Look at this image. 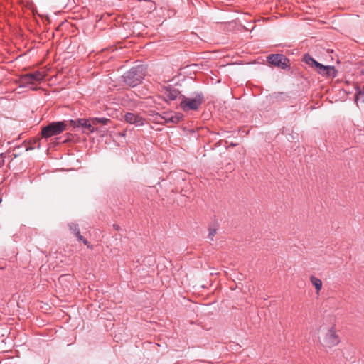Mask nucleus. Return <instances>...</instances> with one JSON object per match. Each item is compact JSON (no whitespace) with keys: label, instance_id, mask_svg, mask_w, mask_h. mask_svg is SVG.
I'll use <instances>...</instances> for the list:
<instances>
[{"label":"nucleus","instance_id":"13","mask_svg":"<svg viewBox=\"0 0 364 364\" xmlns=\"http://www.w3.org/2000/svg\"><path fill=\"white\" fill-rule=\"evenodd\" d=\"M310 281L311 284L314 286L316 291L318 292L322 287V281L314 276H311Z\"/></svg>","mask_w":364,"mask_h":364},{"label":"nucleus","instance_id":"6","mask_svg":"<svg viewBox=\"0 0 364 364\" xmlns=\"http://www.w3.org/2000/svg\"><path fill=\"white\" fill-rule=\"evenodd\" d=\"M269 64L274 65L279 68L284 69L289 66V60L283 55L272 54L267 57Z\"/></svg>","mask_w":364,"mask_h":364},{"label":"nucleus","instance_id":"19","mask_svg":"<svg viewBox=\"0 0 364 364\" xmlns=\"http://www.w3.org/2000/svg\"><path fill=\"white\" fill-rule=\"evenodd\" d=\"M77 240L82 242L83 244L87 245L88 248H92V245H90V243L87 241V240L85 239L82 235V240Z\"/></svg>","mask_w":364,"mask_h":364},{"label":"nucleus","instance_id":"10","mask_svg":"<svg viewBox=\"0 0 364 364\" xmlns=\"http://www.w3.org/2000/svg\"><path fill=\"white\" fill-rule=\"evenodd\" d=\"M160 119H163L165 123L173 122L177 123L182 118V115L181 114H173L165 112L162 115H159Z\"/></svg>","mask_w":364,"mask_h":364},{"label":"nucleus","instance_id":"4","mask_svg":"<svg viewBox=\"0 0 364 364\" xmlns=\"http://www.w3.org/2000/svg\"><path fill=\"white\" fill-rule=\"evenodd\" d=\"M340 343L339 336L336 334L333 327L329 328L323 338V346L331 348Z\"/></svg>","mask_w":364,"mask_h":364},{"label":"nucleus","instance_id":"11","mask_svg":"<svg viewBox=\"0 0 364 364\" xmlns=\"http://www.w3.org/2000/svg\"><path fill=\"white\" fill-rule=\"evenodd\" d=\"M68 227L70 230L77 237V240H82V235L80 233L78 224L71 223L68 224Z\"/></svg>","mask_w":364,"mask_h":364},{"label":"nucleus","instance_id":"8","mask_svg":"<svg viewBox=\"0 0 364 364\" xmlns=\"http://www.w3.org/2000/svg\"><path fill=\"white\" fill-rule=\"evenodd\" d=\"M124 119L127 122L136 126L144 125V119L138 114L127 112L124 115Z\"/></svg>","mask_w":364,"mask_h":364},{"label":"nucleus","instance_id":"3","mask_svg":"<svg viewBox=\"0 0 364 364\" xmlns=\"http://www.w3.org/2000/svg\"><path fill=\"white\" fill-rule=\"evenodd\" d=\"M203 98L200 95H198L194 98L184 97L180 103V106L184 112L197 110L203 103Z\"/></svg>","mask_w":364,"mask_h":364},{"label":"nucleus","instance_id":"1","mask_svg":"<svg viewBox=\"0 0 364 364\" xmlns=\"http://www.w3.org/2000/svg\"><path fill=\"white\" fill-rule=\"evenodd\" d=\"M144 76V68L142 65L133 68L124 76V82L131 87L139 84Z\"/></svg>","mask_w":364,"mask_h":364},{"label":"nucleus","instance_id":"7","mask_svg":"<svg viewBox=\"0 0 364 364\" xmlns=\"http://www.w3.org/2000/svg\"><path fill=\"white\" fill-rule=\"evenodd\" d=\"M71 123L75 127H82L85 129L84 132H87V134L92 133L95 131L92 119H78L71 121Z\"/></svg>","mask_w":364,"mask_h":364},{"label":"nucleus","instance_id":"16","mask_svg":"<svg viewBox=\"0 0 364 364\" xmlns=\"http://www.w3.org/2000/svg\"><path fill=\"white\" fill-rule=\"evenodd\" d=\"M92 123L93 126L97 124H107L108 122H109V119L107 118H93Z\"/></svg>","mask_w":364,"mask_h":364},{"label":"nucleus","instance_id":"12","mask_svg":"<svg viewBox=\"0 0 364 364\" xmlns=\"http://www.w3.org/2000/svg\"><path fill=\"white\" fill-rule=\"evenodd\" d=\"M29 150L28 148H21V147H18L16 149H14L11 152H9V155H8V157L9 158H16V157H18L21 155L22 154V151H24V152H26Z\"/></svg>","mask_w":364,"mask_h":364},{"label":"nucleus","instance_id":"15","mask_svg":"<svg viewBox=\"0 0 364 364\" xmlns=\"http://www.w3.org/2000/svg\"><path fill=\"white\" fill-rule=\"evenodd\" d=\"M304 60L311 67L316 68V64H318V62L316 61L312 57L309 55H305L304 57Z\"/></svg>","mask_w":364,"mask_h":364},{"label":"nucleus","instance_id":"14","mask_svg":"<svg viewBox=\"0 0 364 364\" xmlns=\"http://www.w3.org/2000/svg\"><path fill=\"white\" fill-rule=\"evenodd\" d=\"M355 101L357 104L358 101L364 103V86L362 88L358 89L355 96Z\"/></svg>","mask_w":364,"mask_h":364},{"label":"nucleus","instance_id":"21","mask_svg":"<svg viewBox=\"0 0 364 364\" xmlns=\"http://www.w3.org/2000/svg\"><path fill=\"white\" fill-rule=\"evenodd\" d=\"M113 227L116 230H119L120 228L118 225H116V224H114L113 225Z\"/></svg>","mask_w":364,"mask_h":364},{"label":"nucleus","instance_id":"5","mask_svg":"<svg viewBox=\"0 0 364 364\" xmlns=\"http://www.w3.org/2000/svg\"><path fill=\"white\" fill-rule=\"evenodd\" d=\"M46 75L43 72L36 71L32 73H28L21 77V83L23 85L34 84L36 82L43 80Z\"/></svg>","mask_w":364,"mask_h":364},{"label":"nucleus","instance_id":"17","mask_svg":"<svg viewBox=\"0 0 364 364\" xmlns=\"http://www.w3.org/2000/svg\"><path fill=\"white\" fill-rule=\"evenodd\" d=\"M208 238L210 240H213V238H214V236L216 235L217 233V229L216 228H208Z\"/></svg>","mask_w":364,"mask_h":364},{"label":"nucleus","instance_id":"22","mask_svg":"<svg viewBox=\"0 0 364 364\" xmlns=\"http://www.w3.org/2000/svg\"><path fill=\"white\" fill-rule=\"evenodd\" d=\"M4 161H0V168L4 165Z\"/></svg>","mask_w":364,"mask_h":364},{"label":"nucleus","instance_id":"2","mask_svg":"<svg viewBox=\"0 0 364 364\" xmlns=\"http://www.w3.org/2000/svg\"><path fill=\"white\" fill-rule=\"evenodd\" d=\"M66 127L63 122H52L42 129L41 134L43 137L48 138L62 133Z\"/></svg>","mask_w":364,"mask_h":364},{"label":"nucleus","instance_id":"18","mask_svg":"<svg viewBox=\"0 0 364 364\" xmlns=\"http://www.w3.org/2000/svg\"><path fill=\"white\" fill-rule=\"evenodd\" d=\"M176 97H177L176 91L170 92L167 95V97H168V99L171 100H175L176 98Z\"/></svg>","mask_w":364,"mask_h":364},{"label":"nucleus","instance_id":"9","mask_svg":"<svg viewBox=\"0 0 364 364\" xmlns=\"http://www.w3.org/2000/svg\"><path fill=\"white\" fill-rule=\"evenodd\" d=\"M315 69L323 75L333 77L336 75V70L333 66H326L318 63Z\"/></svg>","mask_w":364,"mask_h":364},{"label":"nucleus","instance_id":"20","mask_svg":"<svg viewBox=\"0 0 364 364\" xmlns=\"http://www.w3.org/2000/svg\"><path fill=\"white\" fill-rule=\"evenodd\" d=\"M77 240L82 242L83 244L87 245L88 248H92V245H90V243L87 241V240L85 239L82 235V240Z\"/></svg>","mask_w":364,"mask_h":364}]
</instances>
